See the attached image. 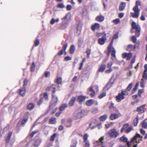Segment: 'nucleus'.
Returning <instances> with one entry per match:
<instances>
[{"mask_svg": "<svg viewBox=\"0 0 147 147\" xmlns=\"http://www.w3.org/2000/svg\"><path fill=\"white\" fill-rule=\"evenodd\" d=\"M140 2L139 1H137L136 2V6L133 8L134 13H131V15L133 18H137L139 15L140 9H139L138 6L140 5Z\"/></svg>", "mask_w": 147, "mask_h": 147, "instance_id": "1", "label": "nucleus"}, {"mask_svg": "<svg viewBox=\"0 0 147 147\" xmlns=\"http://www.w3.org/2000/svg\"><path fill=\"white\" fill-rule=\"evenodd\" d=\"M104 140V137H101L99 139V141H97V142L99 143V144H101L102 143V142Z\"/></svg>", "mask_w": 147, "mask_h": 147, "instance_id": "53", "label": "nucleus"}, {"mask_svg": "<svg viewBox=\"0 0 147 147\" xmlns=\"http://www.w3.org/2000/svg\"><path fill=\"white\" fill-rule=\"evenodd\" d=\"M86 53L87 54V57L88 58H89V56L91 53V50L89 49H87L86 51Z\"/></svg>", "mask_w": 147, "mask_h": 147, "instance_id": "45", "label": "nucleus"}, {"mask_svg": "<svg viewBox=\"0 0 147 147\" xmlns=\"http://www.w3.org/2000/svg\"><path fill=\"white\" fill-rule=\"evenodd\" d=\"M145 70L143 74H145L147 75V64H145L144 66Z\"/></svg>", "mask_w": 147, "mask_h": 147, "instance_id": "55", "label": "nucleus"}, {"mask_svg": "<svg viewBox=\"0 0 147 147\" xmlns=\"http://www.w3.org/2000/svg\"><path fill=\"white\" fill-rule=\"evenodd\" d=\"M109 69H108L107 70L105 71V73L106 74H109L111 73L112 71V69L111 68H109Z\"/></svg>", "mask_w": 147, "mask_h": 147, "instance_id": "62", "label": "nucleus"}, {"mask_svg": "<svg viewBox=\"0 0 147 147\" xmlns=\"http://www.w3.org/2000/svg\"><path fill=\"white\" fill-rule=\"evenodd\" d=\"M67 46L68 45L67 43L63 44L62 47V49L58 53V55L59 56L61 55L63 53V51H65L66 50Z\"/></svg>", "mask_w": 147, "mask_h": 147, "instance_id": "11", "label": "nucleus"}, {"mask_svg": "<svg viewBox=\"0 0 147 147\" xmlns=\"http://www.w3.org/2000/svg\"><path fill=\"white\" fill-rule=\"evenodd\" d=\"M113 40H112L111 43L108 47L109 51L111 53L112 56L114 57H116V51L114 48L113 47Z\"/></svg>", "mask_w": 147, "mask_h": 147, "instance_id": "5", "label": "nucleus"}, {"mask_svg": "<svg viewBox=\"0 0 147 147\" xmlns=\"http://www.w3.org/2000/svg\"><path fill=\"white\" fill-rule=\"evenodd\" d=\"M62 82V80L61 78L58 77L57 79L56 83L57 84H61Z\"/></svg>", "mask_w": 147, "mask_h": 147, "instance_id": "42", "label": "nucleus"}, {"mask_svg": "<svg viewBox=\"0 0 147 147\" xmlns=\"http://www.w3.org/2000/svg\"><path fill=\"white\" fill-rule=\"evenodd\" d=\"M105 19V18L104 16H97L96 18V20L100 22H102Z\"/></svg>", "mask_w": 147, "mask_h": 147, "instance_id": "22", "label": "nucleus"}, {"mask_svg": "<svg viewBox=\"0 0 147 147\" xmlns=\"http://www.w3.org/2000/svg\"><path fill=\"white\" fill-rule=\"evenodd\" d=\"M55 93H52V99L51 102L50 107L51 109L53 108L58 101V97L56 96Z\"/></svg>", "mask_w": 147, "mask_h": 147, "instance_id": "4", "label": "nucleus"}, {"mask_svg": "<svg viewBox=\"0 0 147 147\" xmlns=\"http://www.w3.org/2000/svg\"><path fill=\"white\" fill-rule=\"evenodd\" d=\"M34 107V104L30 103L27 106L28 109L30 110L32 109Z\"/></svg>", "mask_w": 147, "mask_h": 147, "instance_id": "34", "label": "nucleus"}, {"mask_svg": "<svg viewBox=\"0 0 147 147\" xmlns=\"http://www.w3.org/2000/svg\"><path fill=\"white\" fill-rule=\"evenodd\" d=\"M113 22L115 24H118L120 22V20L119 19L117 18L113 20Z\"/></svg>", "mask_w": 147, "mask_h": 147, "instance_id": "46", "label": "nucleus"}, {"mask_svg": "<svg viewBox=\"0 0 147 147\" xmlns=\"http://www.w3.org/2000/svg\"><path fill=\"white\" fill-rule=\"evenodd\" d=\"M64 5L63 3H59L58 5V7L60 8H63L64 7Z\"/></svg>", "mask_w": 147, "mask_h": 147, "instance_id": "60", "label": "nucleus"}, {"mask_svg": "<svg viewBox=\"0 0 147 147\" xmlns=\"http://www.w3.org/2000/svg\"><path fill=\"white\" fill-rule=\"evenodd\" d=\"M68 26V23L67 21H63L59 26V28L61 29H65L67 28Z\"/></svg>", "mask_w": 147, "mask_h": 147, "instance_id": "9", "label": "nucleus"}, {"mask_svg": "<svg viewBox=\"0 0 147 147\" xmlns=\"http://www.w3.org/2000/svg\"><path fill=\"white\" fill-rule=\"evenodd\" d=\"M133 84L132 83H130L126 88V90L128 91L130 90L132 87Z\"/></svg>", "mask_w": 147, "mask_h": 147, "instance_id": "44", "label": "nucleus"}, {"mask_svg": "<svg viewBox=\"0 0 147 147\" xmlns=\"http://www.w3.org/2000/svg\"><path fill=\"white\" fill-rule=\"evenodd\" d=\"M147 79V75L145 74H143L142 78L140 82V86L142 88L144 87L145 82Z\"/></svg>", "mask_w": 147, "mask_h": 147, "instance_id": "7", "label": "nucleus"}, {"mask_svg": "<svg viewBox=\"0 0 147 147\" xmlns=\"http://www.w3.org/2000/svg\"><path fill=\"white\" fill-rule=\"evenodd\" d=\"M39 40L38 39H36L34 42V45L36 46H38L39 44Z\"/></svg>", "mask_w": 147, "mask_h": 147, "instance_id": "49", "label": "nucleus"}, {"mask_svg": "<svg viewBox=\"0 0 147 147\" xmlns=\"http://www.w3.org/2000/svg\"><path fill=\"white\" fill-rule=\"evenodd\" d=\"M121 94L123 96L127 95H128V93L126 91H122Z\"/></svg>", "mask_w": 147, "mask_h": 147, "instance_id": "54", "label": "nucleus"}, {"mask_svg": "<svg viewBox=\"0 0 147 147\" xmlns=\"http://www.w3.org/2000/svg\"><path fill=\"white\" fill-rule=\"evenodd\" d=\"M143 90H142L140 89L138 90V95L140 97H141V94L142 93Z\"/></svg>", "mask_w": 147, "mask_h": 147, "instance_id": "64", "label": "nucleus"}, {"mask_svg": "<svg viewBox=\"0 0 147 147\" xmlns=\"http://www.w3.org/2000/svg\"><path fill=\"white\" fill-rule=\"evenodd\" d=\"M132 129L133 127L131 126H130L125 130V132L127 133H128Z\"/></svg>", "mask_w": 147, "mask_h": 147, "instance_id": "40", "label": "nucleus"}, {"mask_svg": "<svg viewBox=\"0 0 147 147\" xmlns=\"http://www.w3.org/2000/svg\"><path fill=\"white\" fill-rule=\"evenodd\" d=\"M132 54L130 53H124L122 54L123 57V58H127V59L128 60L130 59L131 57Z\"/></svg>", "mask_w": 147, "mask_h": 147, "instance_id": "15", "label": "nucleus"}, {"mask_svg": "<svg viewBox=\"0 0 147 147\" xmlns=\"http://www.w3.org/2000/svg\"><path fill=\"white\" fill-rule=\"evenodd\" d=\"M138 88L135 86L134 87V88L133 89L131 93L132 94H134L135 92L136 91L137 89Z\"/></svg>", "mask_w": 147, "mask_h": 147, "instance_id": "63", "label": "nucleus"}, {"mask_svg": "<svg viewBox=\"0 0 147 147\" xmlns=\"http://www.w3.org/2000/svg\"><path fill=\"white\" fill-rule=\"evenodd\" d=\"M94 101L92 99H90L86 101V104L88 106H91L94 103Z\"/></svg>", "mask_w": 147, "mask_h": 147, "instance_id": "21", "label": "nucleus"}, {"mask_svg": "<svg viewBox=\"0 0 147 147\" xmlns=\"http://www.w3.org/2000/svg\"><path fill=\"white\" fill-rule=\"evenodd\" d=\"M55 85H52L50 86L47 87L45 90L47 91H49L51 90L52 91V93H55Z\"/></svg>", "mask_w": 147, "mask_h": 147, "instance_id": "10", "label": "nucleus"}, {"mask_svg": "<svg viewBox=\"0 0 147 147\" xmlns=\"http://www.w3.org/2000/svg\"><path fill=\"white\" fill-rule=\"evenodd\" d=\"M97 121L96 120L92 121L91 123L89 124V127L92 129L94 128L96 125Z\"/></svg>", "mask_w": 147, "mask_h": 147, "instance_id": "18", "label": "nucleus"}, {"mask_svg": "<svg viewBox=\"0 0 147 147\" xmlns=\"http://www.w3.org/2000/svg\"><path fill=\"white\" fill-rule=\"evenodd\" d=\"M28 82V80L27 79H25L24 81V85L23 87H24V86L27 85Z\"/></svg>", "mask_w": 147, "mask_h": 147, "instance_id": "57", "label": "nucleus"}, {"mask_svg": "<svg viewBox=\"0 0 147 147\" xmlns=\"http://www.w3.org/2000/svg\"><path fill=\"white\" fill-rule=\"evenodd\" d=\"M59 21V18H57L56 20H55L54 18H52L51 22L50 24H53L55 22H57Z\"/></svg>", "mask_w": 147, "mask_h": 147, "instance_id": "38", "label": "nucleus"}, {"mask_svg": "<svg viewBox=\"0 0 147 147\" xmlns=\"http://www.w3.org/2000/svg\"><path fill=\"white\" fill-rule=\"evenodd\" d=\"M68 106V105L66 103H64L63 104L59 107V109L60 111H62L64 110Z\"/></svg>", "mask_w": 147, "mask_h": 147, "instance_id": "27", "label": "nucleus"}, {"mask_svg": "<svg viewBox=\"0 0 147 147\" xmlns=\"http://www.w3.org/2000/svg\"><path fill=\"white\" fill-rule=\"evenodd\" d=\"M139 121V117L138 116H136L133 121V124L135 126H136Z\"/></svg>", "mask_w": 147, "mask_h": 147, "instance_id": "29", "label": "nucleus"}, {"mask_svg": "<svg viewBox=\"0 0 147 147\" xmlns=\"http://www.w3.org/2000/svg\"><path fill=\"white\" fill-rule=\"evenodd\" d=\"M105 34H106L105 32L97 33V36L98 37H99L102 36H105Z\"/></svg>", "mask_w": 147, "mask_h": 147, "instance_id": "48", "label": "nucleus"}, {"mask_svg": "<svg viewBox=\"0 0 147 147\" xmlns=\"http://www.w3.org/2000/svg\"><path fill=\"white\" fill-rule=\"evenodd\" d=\"M57 134L56 133H54L51 137L50 138V140L51 141H53L55 139V138L56 137Z\"/></svg>", "mask_w": 147, "mask_h": 147, "instance_id": "43", "label": "nucleus"}, {"mask_svg": "<svg viewBox=\"0 0 147 147\" xmlns=\"http://www.w3.org/2000/svg\"><path fill=\"white\" fill-rule=\"evenodd\" d=\"M146 120L147 119H145L141 123L142 127L144 129H146L147 128V122Z\"/></svg>", "mask_w": 147, "mask_h": 147, "instance_id": "25", "label": "nucleus"}, {"mask_svg": "<svg viewBox=\"0 0 147 147\" xmlns=\"http://www.w3.org/2000/svg\"><path fill=\"white\" fill-rule=\"evenodd\" d=\"M129 124L128 123H127L124 124L121 129V133H122L123 131L125 130V128L129 126Z\"/></svg>", "mask_w": 147, "mask_h": 147, "instance_id": "37", "label": "nucleus"}, {"mask_svg": "<svg viewBox=\"0 0 147 147\" xmlns=\"http://www.w3.org/2000/svg\"><path fill=\"white\" fill-rule=\"evenodd\" d=\"M118 117V115L117 114H112L110 115L109 118L111 120L115 119Z\"/></svg>", "mask_w": 147, "mask_h": 147, "instance_id": "20", "label": "nucleus"}, {"mask_svg": "<svg viewBox=\"0 0 147 147\" xmlns=\"http://www.w3.org/2000/svg\"><path fill=\"white\" fill-rule=\"evenodd\" d=\"M98 111V109L96 108H95L93 109L92 111V112L93 114H96Z\"/></svg>", "mask_w": 147, "mask_h": 147, "instance_id": "50", "label": "nucleus"}, {"mask_svg": "<svg viewBox=\"0 0 147 147\" xmlns=\"http://www.w3.org/2000/svg\"><path fill=\"white\" fill-rule=\"evenodd\" d=\"M132 41L134 43H135L136 41V38L135 36H133L132 37Z\"/></svg>", "mask_w": 147, "mask_h": 147, "instance_id": "58", "label": "nucleus"}, {"mask_svg": "<svg viewBox=\"0 0 147 147\" xmlns=\"http://www.w3.org/2000/svg\"><path fill=\"white\" fill-rule=\"evenodd\" d=\"M12 131H10L9 132L5 140V141L7 143H8L9 142L10 139L11 135H12Z\"/></svg>", "mask_w": 147, "mask_h": 147, "instance_id": "26", "label": "nucleus"}, {"mask_svg": "<svg viewBox=\"0 0 147 147\" xmlns=\"http://www.w3.org/2000/svg\"><path fill=\"white\" fill-rule=\"evenodd\" d=\"M84 146L85 147H89L90 146V144L89 141H84Z\"/></svg>", "mask_w": 147, "mask_h": 147, "instance_id": "39", "label": "nucleus"}, {"mask_svg": "<svg viewBox=\"0 0 147 147\" xmlns=\"http://www.w3.org/2000/svg\"><path fill=\"white\" fill-rule=\"evenodd\" d=\"M106 95V93L105 92H104L100 94L98 96L99 98H101L105 96Z\"/></svg>", "mask_w": 147, "mask_h": 147, "instance_id": "52", "label": "nucleus"}, {"mask_svg": "<svg viewBox=\"0 0 147 147\" xmlns=\"http://www.w3.org/2000/svg\"><path fill=\"white\" fill-rule=\"evenodd\" d=\"M120 140L121 141L123 142H127L128 146L129 147L130 146L131 142H127L128 139L127 138L123 136L120 138Z\"/></svg>", "mask_w": 147, "mask_h": 147, "instance_id": "16", "label": "nucleus"}, {"mask_svg": "<svg viewBox=\"0 0 147 147\" xmlns=\"http://www.w3.org/2000/svg\"><path fill=\"white\" fill-rule=\"evenodd\" d=\"M106 34H105V36H103L101 38H99L98 40L99 44L100 45H103L107 40L106 37Z\"/></svg>", "mask_w": 147, "mask_h": 147, "instance_id": "8", "label": "nucleus"}, {"mask_svg": "<svg viewBox=\"0 0 147 147\" xmlns=\"http://www.w3.org/2000/svg\"><path fill=\"white\" fill-rule=\"evenodd\" d=\"M71 59V58L69 56H67L64 58V60L65 61H67L69 60H70Z\"/></svg>", "mask_w": 147, "mask_h": 147, "instance_id": "61", "label": "nucleus"}, {"mask_svg": "<svg viewBox=\"0 0 147 147\" xmlns=\"http://www.w3.org/2000/svg\"><path fill=\"white\" fill-rule=\"evenodd\" d=\"M146 104L142 105L137 107L136 111L138 112H144V108L146 106Z\"/></svg>", "mask_w": 147, "mask_h": 147, "instance_id": "14", "label": "nucleus"}, {"mask_svg": "<svg viewBox=\"0 0 147 147\" xmlns=\"http://www.w3.org/2000/svg\"><path fill=\"white\" fill-rule=\"evenodd\" d=\"M82 30L81 26H78L76 31L75 32V34L77 36H79L81 34Z\"/></svg>", "mask_w": 147, "mask_h": 147, "instance_id": "19", "label": "nucleus"}, {"mask_svg": "<svg viewBox=\"0 0 147 147\" xmlns=\"http://www.w3.org/2000/svg\"><path fill=\"white\" fill-rule=\"evenodd\" d=\"M20 90V94L23 96H24L26 93V90L25 88L24 87H23L22 89Z\"/></svg>", "mask_w": 147, "mask_h": 147, "instance_id": "31", "label": "nucleus"}, {"mask_svg": "<svg viewBox=\"0 0 147 147\" xmlns=\"http://www.w3.org/2000/svg\"><path fill=\"white\" fill-rule=\"evenodd\" d=\"M113 65V63L112 62H109L107 65V67L108 68H111Z\"/></svg>", "mask_w": 147, "mask_h": 147, "instance_id": "56", "label": "nucleus"}, {"mask_svg": "<svg viewBox=\"0 0 147 147\" xmlns=\"http://www.w3.org/2000/svg\"><path fill=\"white\" fill-rule=\"evenodd\" d=\"M132 28L131 31V32L133 33V32L132 31V29H136V35L137 37H138L140 35V27L138 25H136V23L133 22L131 24Z\"/></svg>", "mask_w": 147, "mask_h": 147, "instance_id": "2", "label": "nucleus"}, {"mask_svg": "<svg viewBox=\"0 0 147 147\" xmlns=\"http://www.w3.org/2000/svg\"><path fill=\"white\" fill-rule=\"evenodd\" d=\"M35 63L34 62H33L31 66V71H34L35 69Z\"/></svg>", "mask_w": 147, "mask_h": 147, "instance_id": "41", "label": "nucleus"}, {"mask_svg": "<svg viewBox=\"0 0 147 147\" xmlns=\"http://www.w3.org/2000/svg\"><path fill=\"white\" fill-rule=\"evenodd\" d=\"M85 98H86L84 96H79L77 97V101L80 103H82V102L85 101Z\"/></svg>", "mask_w": 147, "mask_h": 147, "instance_id": "12", "label": "nucleus"}, {"mask_svg": "<svg viewBox=\"0 0 147 147\" xmlns=\"http://www.w3.org/2000/svg\"><path fill=\"white\" fill-rule=\"evenodd\" d=\"M89 91L90 92H92V93L90 94V95L91 97H92L94 96L95 94V92L94 90L93 89L92 87L91 86L89 88Z\"/></svg>", "mask_w": 147, "mask_h": 147, "instance_id": "30", "label": "nucleus"}, {"mask_svg": "<svg viewBox=\"0 0 147 147\" xmlns=\"http://www.w3.org/2000/svg\"><path fill=\"white\" fill-rule=\"evenodd\" d=\"M119 135L118 131H117L115 129L110 130L108 133V135L110 137L115 138Z\"/></svg>", "mask_w": 147, "mask_h": 147, "instance_id": "3", "label": "nucleus"}, {"mask_svg": "<svg viewBox=\"0 0 147 147\" xmlns=\"http://www.w3.org/2000/svg\"><path fill=\"white\" fill-rule=\"evenodd\" d=\"M56 118L55 117H53L50 119L49 123L51 124H55L56 122Z\"/></svg>", "mask_w": 147, "mask_h": 147, "instance_id": "36", "label": "nucleus"}, {"mask_svg": "<svg viewBox=\"0 0 147 147\" xmlns=\"http://www.w3.org/2000/svg\"><path fill=\"white\" fill-rule=\"evenodd\" d=\"M112 86V84L111 83H108L104 87L103 90L104 91H105L108 90Z\"/></svg>", "mask_w": 147, "mask_h": 147, "instance_id": "28", "label": "nucleus"}, {"mask_svg": "<svg viewBox=\"0 0 147 147\" xmlns=\"http://www.w3.org/2000/svg\"><path fill=\"white\" fill-rule=\"evenodd\" d=\"M99 28L100 25L97 23H95L94 25H92L91 26V28L93 31H94L95 29H98Z\"/></svg>", "mask_w": 147, "mask_h": 147, "instance_id": "17", "label": "nucleus"}, {"mask_svg": "<svg viewBox=\"0 0 147 147\" xmlns=\"http://www.w3.org/2000/svg\"><path fill=\"white\" fill-rule=\"evenodd\" d=\"M38 131L37 130H36L34 131H33L30 134V136L32 138L34 134H36L38 132Z\"/></svg>", "mask_w": 147, "mask_h": 147, "instance_id": "59", "label": "nucleus"}, {"mask_svg": "<svg viewBox=\"0 0 147 147\" xmlns=\"http://www.w3.org/2000/svg\"><path fill=\"white\" fill-rule=\"evenodd\" d=\"M76 100L75 97H73L69 102V106H72L74 104Z\"/></svg>", "mask_w": 147, "mask_h": 147, "instance_id": "24", "label": "nucleus"}, {"mask_svg": "<svg viewBox=\"0 0 147 147\" xmlns=\"http://www.w3.org/2000/svg\"><path fill=\"white\" fill-rule=\"evenodd\" d=\"M75 47L74 45H72L71 46L70 49H69V51H70V53L71 54H73L75 50Z\"/></svg>", "mask_w": 147, "mask_h": 147, "instance_id": "33", "label": "nucleus"}, {"mask_svg": "<svg viewBox=\"0 0 147 147\" xmlns=\"http://www.w3.org/2000/svg\"><path fill=\"white\" fill-rule=\"evenodd\" d=\"M106 68V65L105 64L102 65L100 67L98 71L103 72Z\"/></svg>", "mask_w": 147, "mask_h": 147, "instance_id": "35", "label": "nucleus"}, {"mask_svg": "<svg viewBox=\"0 0 147 147\" xmlns=\"http://www.w3.org/2000/svg\"><path fill=\"white\" fill-rule=\"evenodd\" d=\"M126 5L125 3L122 2L121 3L119 6V10L120 11H123L125 8Z\"/></svg>", "mask_w": 147, "mask_h": 147, "instance_id": "23", "label": "nucleus"}, {"mask_svg": "<svg viewBox=\"0 0 147 147\" xmlns=\"http://www.w3.org/2000/svg\"><path fill=\"white\" fill-rule=\"evenodd\" d=\"M116 100L118 102H120L121 100L125 98L124 96L122 95L121 94H119L118 95L115 97Z\"/></svg>", "mask_w": 147, "mask_h": 147, "instance_id": "13", "label": "nucleus"}, {"mask_svg": "<svg viewBox=\"0 0 147 147\" xmlns=\"http://www.w3.org/2000/svg\"><path fill=\"white\" fill-rule=\"evenodd\" d=\"M133 47V46L131 45H128L127 50L128 51H130Z\"/></svg>", "mask_w": 147, "mask_h": 147, "instance_id": "47", "label": "nucleus"}, {"mask_svg": "<svg viewBox=\"0 0 147 147\" xmlns=\"http://www.w3.org/2000/svg\"><path fill=\"white\" fill-rule=\"evenodd\" d=\"M82 117V111L81 110L76 111L73 115V119L75 120L79 119Z\"/></svg>", "mask_w": 147, "mask_h": 147, "instance_id": "6", "label": "nucleus"}, {"mask_svg": "<svg viewBox=\"0 0 147 147\" xmlns=\"http://www.w3.org/2000/svg\"><path fill=\"white\" fill-rule=\"evenodd\" d=\"M88 135L87 134H85L83 138L84 141H86L88 140Z\"/></svg>", "mask_w": 147, "mask_h": 147, "instance_id": "51", "label": "nucleus"}, {"mask_svg": "<svg viewBox=\"0 0 147 147\" xmlns=\"http://www.w3.org/2000/svg\"><path fill=\"white\" fill-rule=\"evenodd\" d=\"M107 115L106 114H105L101 116L100 117L99 119L101 121H104L107 118Z\"/></svg>", "mask_w": 147, "mask_h": 147, "instance_id": "32", "label": "nucleus"}]
</instances>
